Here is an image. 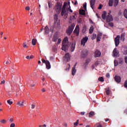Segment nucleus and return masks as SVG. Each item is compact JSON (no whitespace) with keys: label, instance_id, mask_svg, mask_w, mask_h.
I'll return each mask as SVG.
<instances>
[{"label":"nucleus","instance_id":"680f3d73","mask_svg":"<svg viewBox=\"0 0 127 127\" xmlns=\"http://www.w3.org/2000/svg\"><path fill=\"white\" fill-rule=\"evenodd\" d=\"M10 123H12L13 122V119L11 118L9 119Z\"/></svg>","mask_w":127,"mask_h":127},{"label":"nucleus","instance_id":"338daca9","mask_svg":"<svg viewBox=\"0 0 127 127\" xmlns=\"http://www.w3.org/2000/svg\"><path fill=\"white\" fill-rule=\"evenodd\" d=\"M6 65H8V64H9V62L8 61H6L5 63Z\"/></svg>","mask_w":127,"mask_h":127},{"label":"nucleus","instance_id":"bf43d9fd","mask_svg":"<svg viewBox=\"0 0 127 127\" xmlns=\"http://www.w3.org/2000/svg\"><path fill=\"white\" fill-rule=\"evenodd\" d=\"M26 10H30V8L29 6H27L25 8Z\"/></svg>","mask_w":127,"mask_h":127},{"label":"nucleus","instance_id":"e2e57ef3","mask_svg":"<svg viewBox=\"0 0 127 127\" xmlns=\"http://www.w3.org/2000/svg\"><path fill=\"white\" fill-rule=\"evenodd\" d=\"M74 5H77V4H78V2L77 1V0H75L74 3Z\"/></svg>","mask_w":127,"mask_h":127},{"label":"nucleus","instance_id":"c03bdc74","mask_svg":"<svg viewBox=\"0 0 127 127\" xmlns=\"http://www.w3.org/2000/svg\"><path fill=\"white\" fill-rule=\"evenodd\" d=\"M86 30V28L85 27V26H84L83 27V29H82V31L83 32H85Z\"/></svg>","mask_w":127,"mask_h":127},{"label":"nucleus","instance_id":"6e6d98bb","mask_svg":"<svg viewBox=\"0 0 127 127\" xmlns=\"http://www.w3.org/2000/svg\"><path fill=\"white\" fill-rule=\"evenodd\" d=\"M124 55H127V50L124 51Z\"/></svg>","mask_w":127,"mask_h":127},{"label":"nucleus","instance_id":"49530a36","mask_svg":"<svg viewBox=\"0 0 127 127\" xmlns=\"http://www.w3.org/2000/svg\"><path fill=\"white\" fill-rule=\"evenodd\" d=\"M96 126L97 127H102V125L101 124H100L99 123L96 124Z\"/></svg>","mask_w":127,"mask_h":127},{"label":"nucleus","instance_id":"4be33fe9","mask_svg":"<svg viewBox=\"0 0 127 127\" xmlns=\"http://www.w3.org/2000/svg\"><path fill=\"white\" fill-rule=\"evenodd\" d=\"M90 61H91V59H87L84 64V65H88Z\"/></svg>","mask_w":127,"mask_h":127},{"label":"nucleus","instance_id":"473e14b6","mask_svg":"<svg viewBox=\"0 0 127 127\" xmlns=\"http://www.w3.org/2000/svg\"><path fill=\"white\" fill-rule=\"evenodd\" d=\"M79 13L81 15H85V10H80Z\"/></svg>","mask_w":127,"mask_h":127},{"label":"nucleus","instance_id":"412c9836","mask_svg":"<svg viewBox=\"0 0 127 127\" xmlns=\"http://www.w3.org/2000/svg\"><path fill=\"white\" fill-rule=\"evenodd\" d=\"M93 32H94V26H91L89 29V33L90 34H92V33H93Z\"/></svg>","mask_w":127,"mask_h":127},{"label":"nucleus","instance_id":"2eb2a0df","mask_svg":"<svg viewBox=\"0 0 127 127\" xmlns=\"http://www.w3.org/2000/svg\"><path fill=\"white\" fill-rule=\"evenodd\" d=\"M76 46V43L72 42L71 43V45L70 46V51L71 52H73L74 51V50H75V47Z\"/></svg>","mask_w":127,"mask_h":127},{"label":"nucleus","instance_id":"c85d7f7f","mask_svg":"<svg viewBox=\"0 0 127 127\" xmlns=\"http://www.w3.org/2000/svg\"><path fill=\"white\" fill-rule=\"evenodd\" d=\"M97 38V35L96 34H93L91 37L92 40H94V39H96Z\"/></svg>","mask_w":127,"mask_h":127},{"label":"nucleus","instance_id":"8fccbe9b","mask_svg":"<svg viewBox=\"0 0 127 127\" xmlns=\"http://www.w3.org/2000/svg\"><path fill=\"white\" fill-rule=\"evenodd\" d=\"M61 42V39H59L57 44H60Z\"/></svg>","mask_w":127,"mask_h":127},{"label":"nucleus","instance_id":"0eeeda50","mask_svg":"<svg viewBox=\"0 0 127 127\" xmlns=\"http://www.w3.org/2000/svg\"><path fill=\"white\" fill-rule=\"evenodd\" d=\"M88 37H85L83 38L81 41L80 44L81 45H83V46H85V44L87 43V42L88 41Z\"/></svg>","mask_w":127,"mask_h":127},{"label":"nucleus","instance_id":"de8ad7c7","mask_svg":"<svg viewBox=\"0 0 127 127\" xmlns=\"http://www.w3.org/2000/svg\"><path fill=\"white\" fill-rule=\"evenodd\" d=\"M48 5H49V8H51V7H52V4L51 3L49 2Z\"/></svg>","mask_w":127,"mask_h":127},{"label":"nucleus","instance_id":"c756f323","mask_svg":"<svg viewBox=\"0 0 127 127\" xmlns=\"http://www.w3.org/2000/svg\"><path fill=\"white\" fill-rule=\"evenodd\" d=\"M119 63V64H121L122 65V64H124V59H123L122 58H120Z\"/></svg>","mask_w":127,"mask_h":127},{"label":"nucleus","instance_id":"72a5a7b5","mask_svg":"<svg viewBox=\"0 0 127 127\" xmlns=\"http://www.w3.org/2000/svg\"><path fill=\"white\" fill-rule=\"evenodd\" d=\"M72 32H73L72 31H71L70 30H69L68 29L66 31V33H67V34H68V35H71V33H72Z\"/></svg>","mask_w":127,"mask_h":127},{"label":"nucleus","instance_id":"2f4dec72","mask_svg":"<svg viewBox=\"0 0 127 127\" xmlns=\"http://www.w3.org/2000/svg\"><path fill=\"white\" fill-rule=\"evenodd\" d=\"M23 46L24 48H28V46L27 45V44L26 43V42L23 43Z\"/></svg>","mask_w":127,"mask_h":127},{"label":"nucleus","instance_id":"052dcab7","mask_svg":"<svg viewBox=\"0 0 127 127\" xmlns=\"http://www.w3.org/2000/svg\"><path fill=\"white\" fill-rule=\"evenodd\" d=\"M102 35V33H99L98 34V35H97V36H100L101 37Z\"/></svg>","mask_w":127,"mask_h":127},{"label":"nucleus","instance_id":"e433bc0d","mask_svg":"<svg viewBox=\"0 0 127 127\" xmlns=\"http://www.w3.org/2000/svg\"><path fill=\"white\" fill-rule=\"evenodd\" d=\"M106 94H107V96H109V95H110V89L109 88H107L106 90Z\"/></svg>","mask_w":127,"mask_h":127},{"label":"nucleus","instance_id":"f257e3e1","mask_svg":"<svg viewBox=\"0 0 127 127\" xmlns=\"http://www.w3.org/2000/svg\"><path fill=\"white\" fill-rule=\"evenodd\" d=\"M69 11L70 13L73 12V10L71 9V6H70V4L68 5L67 2H64L63 7L62 10L61 11V15L64 17V19L68 18V14H69Z\"/></svg>","mask_w":127,"mask_h":127},{"label":"nucleus","instance_id":"f8f14e48","mask_svg":"<svg viewBox=\"0 0 127 127\" xmlns=\"http://www.w3.org/2000/svg\"><path fill=\"white\" fill-rule=\"evenodd\" d=\"M115 79L116 82L118 83H121L122 81V78L121 77V76H120V75H116L115 77Z\"/></svg>","mask_w":127,"mask_h":127},{"label":"nucleus","instance_id":"ea45409f","mask_svg":"<svg viewBox=\"0 0 127 127\" xmlns=\"http://www.w3.org/2000/svg\"><path fill=\"white\" fill-rule=\"evenodd\" d=\"M7 102L8 103V104H9V105H12V101H11L10 100H8L7 101Z\"/></svg>","mask_w":127,"mask_h":127},{"label":"nucleus","instance_id":"a878e982","mask_svg":"<svg viewBox=\"0 0 127 127\" xmlns=\"http://www.w3.org/2000/svg\"><path fill=\"white\" fill-rule=\"evenodd\" d=\"M94 115H95V113L94 112H91L89 113V117L92 118V117H93Z\"/></svg>","mask_w":127,"mask_h":127},{"label":"nucleus","instance_id":"864d4df0","mask_svg":"<svg viewBox=\"0 0 127 127\" xmlns=\"http://www.w3.org/2000/svg\"><path fill=\"white\" fill-rule=\"evenodd\" d=\"M34 108H35V105L32 104L31 105V109H34Z\"/></svg>","mask_w":127,"mask_h":127},{"label":"nucleus","instance_id":"774afa93","mask_svg":"<svg viewBox=\"0 0 127 127\" xmlns=\"http://www.w3.org/2000/svg\"><path fill=\"white\" fill-rule=\"evenodd\" d=\"M97 41H101V39L97 38Z\"/></svg>","mask_w":127,"mask_h":127},{"label":"nucleus","instance_id":"7ed1b4c3","mask_svg":"<svg viewBox=\"0 0 127 127\" xmlns=\"http://www.w3.org/2000/svg\"><path fill=\"white\" fill-rule=\"evenodd\" d=\"M55 11L59 14L62 10V3L60 2H57L55 7Z\"/></svg>","mask_w":127,"mask_h":127},{"label":"nucleus","instance_id":"b1692460","mask_svg":"<svg viewBox=\"0 0 127 127\" xmlns=\"http://www.w3.org/2000/svg\"><path fill=\"white\" fill-rule=\"evenodd\" d=\"M113 3H114V0H109V6H113Z\"/></svg>","mask_w":127,"mask_h":127},{"label":"nucleus","instance_id":"f3484780","mask_svg":"<svg viewBox=\"0 0 127 127\" xmlns=\"http://www.w3.org/2000/svg\"><path fill=\"white\" fill-rule=\"evenodd\" d=\"M46 67L47 69H48L51 68V65H50V62H49L48 61H46Z\"/></svg>","mask_w":127,"mask_h":127},{"label":"nucleus","instance_id":"4c0bfd02","mask_svg":"<svg viewBox=\"0 0 127 127\" xmlns=\"http://www.w3.org/2000/svg\"><path fill=\"white\" fill-rule=\"evenodd\" d=\"M98 80L100 81V82H104V77H100L98 78Z\"/></svg>","mask_w":127,"mask_h":127},{"label":"nucleus","instance_id":"a211bd4d","mask_svg":"<svg viewBox=\"0 0 127 127\" xmlns=\"http://www.w3.org/2000/svg\"><path fill=\"white\" fill-rule=\"evenodd\" d=\"M75 16H76V12H74L72 14V15L70 16V20H73L74 19H76V18L75 17Z\"/></svg>","mask_w":127,"mask_h":127},{"label":"nucleus","instance_id":"9d476101","mask_svg":"<svg viewBox=\"0 0 127 127\" xmlns=\"http://www.w3.org/2000/svg\"><path fill=\"white\" fill-rule=\"evenodd\" d=\"M70 58H71V57L68 53H66L64 57V59L65 60V61H69V60H70Z\"/></svg>","mask_w":127,"mask_h":127},{"label":"nucleus","instance_id":"79ce46f5","mask_svg":"<svg viewBox=\"0 0 127 127\" xmlns=\"http://www.w3.org/2000/svg\"><path fill=\"white\" fill-rule=\"evenodd\" d=\"M83 7H84V9H87V3L85 2L83 4Z\"/></svg>","mask_w":127,"mask_h":127},{"label":"nucleus","instance_id":"a19ab883","mask_svg":"<svg viewBox=\"0 0 127 127\" xmlns=\"http://www.w3.org/2000/svg\"><path fill=\"white\" fill-rule=\"evenodd\" d=\"M0 123H1V124H6V121H5L4 120H2L0 121Z\"/></svg>","mask_w":127,"mask_h":127},{"label":"nucleus","instance_id":"5701e85b","mask_svg":"<svg viewBox=\"0 0 127 127\" xmlns=\"http://www.w3.org/2000/svg\"><path fill=\"white\" fill-rule=\"evenodd\" d=\"M76 73V68L75 67H73L72 69V75L74 76Z\"/></svg>","mask_w":127,"mask_h":127},{"label":"nucleus","instance_id":"a18cd8bd","mask_svg":"<svg viewBox=\"0 0 127 127\" xmlns=\"http://www.w3.org/2000/svg\"><path fill=\"white\" fill-rule=\"evenodd\" d=\"M78 124H79V120H77L76 122L74 123V125L76 127L78 126Z\"/></svg>","mask_w":127,"mask_h":127},{"label":"nucleus","instance_id":"0e129e2a","mask_svg":"<svg viewBox=\"0 0 127 127\" xmlns=\"http://www.w3.org/2000/svg\"><path fill=\"white\" fill-rule=\"evenodd\" d=\"M80 115H81V116H84V115H85V112H81Z\"/></svg>","mask_w":127,"mask_h":127},{"label":"nucleus","instance_id":"ddd939ff","mask_svg":"<svg viewBox=\"0 0 127 127\" xmlns=\"http://www.w3.org/2000/svg\"><path fill=\"white\" fill-rule=\"evenodd\" d=\"M95 2H96V0H90V6L91 8H92V9H94V8H95Z\"/></svg>","mask_w":127,"mask_h":127},{"label":"nucleus","instance_id":"f03ea898","mask_svg":"<svg viewBox=\"0 0 127 127\" xmlns=\"http://www.w3.org/2000/svg\"><path fill=\"white\" fill-rule=\"evenodd\" d=\"M68 49V37H66L64 38L63 41V46L62 47V50L67 52Z\"/></svg>","mask_w":127,"mask_h":127},{"label":"nucleus","instance_id":"4d7b16f0","mask_svg":"<svg viewBox=\"0 0 127 127\" xmlns=\"http://www.w3.org/2000/svg\"><path fill=\"white\" fill-rule=\"evenodd\" d=\"M42 61L43 63H45V64H46V61H45L44 59H42Z\"/></svg>","mask_w":127,"mask_h":127},{"label":"nucleus","instance_id":"603ef678","mask_svg":"<svg viewBox=\"0 0 127 127\" xmlns=\"http://www.w3.org/2000/svg\"><path fill=\"white\" fill-rule=\"evenodd\" d=\"M4 83H5V80L1 81L0 85H3V84H4Z\"/></svg>","mask_w":127,"mask_h":127},{"label":"nucleus","instance_id":"69168bd1","mask_svg":"<svg viewBox=\"0 0 127 127\" xmlns=\"http://www.w3.org/2000/svg\"><path fill=\"white\" fill-rule=\"evenodd\" d=\"M95 65L96 66H98V65H99V63L98 62H96L95 63Z\"/></svg>","mask_w":127,"mask_h":127},{"label":"nucleus","instance_id":"6ab92c4d","mask_svg":"<svg viewBox=\"0 0 127 127\" xmlns=\"http://www.w3.org/2000/svg\"><path fill=\"white\" fill-rule=\"evenodd\" d=\"M45 30V34H48L49 33V28H48V26H46L44 29Z\"/></svg>","mask_w":127,"mask_h":127},{"label":"nucleus","instance_id":"39448f33","mask_svg":"<svg viewBox=\"0 0 127 127\" xmlns=\"http://www.w3.org/2000/svg\"><path fill=\"white\" fill-rule=\"evenodd\" d=\"M94 54L95 58H97L98 57H100L102 53L100 52L99 50H96L94 52Z\"/></svg>","mask_w":127,"mask_h":127},{"label":"nucleus","instance_id":"6e6552de","mask_svg":"<svg viewBox=\"0 0 127 127\" xmlns=\"http://www.w3.org/2000/svg\"><path fill=\"white\" fill-rule=\"evenodd\" d=\"M120 35H118L117 37L115 38V46L118 47L119 45L120 44Z\"/></svg>","mask_w":127,"mask_h":127},{"label":"nucleus","instance_id":"aec40b11","mask_svg":"<svg viewBox=\"0 0 127 127\" xmlns=\"http://www.w3.org/2000/svg\"><path fill=\"white\" fill-rule=\"evenodd\" d=\"M57 39H58V36L57 35H54L53 41H54V42H56L57 41Z\"/></svg>","mask_w":127,"mask_h":127},{"label":"nucleus","instance_id":"58836bf2","mask_svg":"<svg viewBox=\"0 0 127 127\" xmlns=\"http://www.w3.org/2000/svg\"><path fill=\"white\" fill-rule=\"evenodd\" d=\"M119 64V63L118 62V61L115 60L114 61V66L116 67V66H118Z\"/></svg>","mask_w":127,"mask_h":127},{"label":"nucleus","instance_id":"20e7f679","mask_svg":"<svg viewBox=\"0 0 127 127\" xmlns=\"http://www.w3.org/2000/svg\"><path fill=\"white\" fill-rule=\"evenodd\" d=\"M55 25L57 28H60V20L58 19V14H55Z\"/></svg>","mask_w":127,"mask_h":127},{"label":"nucleus","instance_id":"dca6fc26","mask_svg":"<svg viewBox=\"0 0 127 127\" xmlns=\"http://www.w3.org/2000/svg\"><path fill=\"white\" fill-rule=\"evenodd\" d=\"M102 17L104 20L107 18V11H104L102 14Z\"/></svg>","mask_w":127,"mask_h":127},{"label":"nucleus","instance_id":"1a4fd4ad","mask_svg":"<svg viewBox=\"0 0 127 127\" xmlns=\"http://www.w3.org/2000/svg\"><path fill=\"white\" fill-rule=\"evenodd\" d=\"M88 51L87 50H83L81 52V55L83 58H85L86 56H88Z\"/></svg>","mask_w":127,"mask_h":127},{"label":"nucleus","instance_id":"4468645a","mask_svg":"<svg viewBox=\"0 0 127 127\" xmlns=\"http://www.w3.org/2000/svg\"><path fill=\"white\" fill-rule=\"evenodd\" d=\"M119 51L117 50V48H115L113 50V54L114 55V57H118L119 55Z\"/></svg>","mask_w":127,"mask_h":127},{"label":"nucleus","instance_id":"13d9d810","mask_svg":"<svg viewBox=\"0 0 127 127\" xmlns=\"http://www.w3.org/2000/svg\"><path fill=\"white\" fill-rule=\"evenodd\" d=\"M106 77L107 78H110V73H108L106 74Z\"/></svg>","mask_w":127,"mask_h":127},{"label":"nucleus","instance_id":"423d86ee","mask_svg":"<svg viewBox=\"0 0 127 127\" xmlns=\"http://www.w3.org/2000/svg\"><path fill=\"white\" fill-rule=\"evenodd\" d=\"M106 22H111L113 21V16L111 15V12L108 13V15L106 17Z\"/></svg>","mask_w":127,"mask_h":127},{"label":"nucleus","instance_id":"bb28decb","mask_svg":"<svg viewBox=\"0 0 127 127\" xmlns=\"http://www.w3.org/2000/svg\"><path fill=\"white\" fill-rule=\"evenodd\" d=\"M24 103V102H22V103H20V102H18L17 103V105H18V106H20V107H23L24 105L23 104Z\"/></svg>","mask_w":127,"mask_h":127},{"label":"nucleus","instance_id":"7c9ffc66","mask_svg":"<svg viewBox=\"0 0 127 127\" xmlns=\"http://www.w3.org/2000/svg\"><path fill=\"white\" fill-rule=\"evenodd\" d=\"M26 59H28V60H30V59H33V56L31 55V56H27L26 57Z\"/></svg>","mask_w":127,"mask_h":127},{"label":"nucleus","instance_id":"5fc2aeb1","mask_svg":"<svg viewBox=\"0 0 127 127\" xmlns=\"http://www.w3.org/2000/svg\"><path fill=\"white\" fill-rule=\"evenodd\" d=\"M125 63L127 64V56L125 57Z\"/></svg>","mask_w":127,"mask_h":127},{"label":"nucleus","instance_id":"3c124183","mask_svg":"<svg viewBox=\"0 0 127 127\" xmlns=\"http://www.w3.org/2000/svg\"><path fill=\"white\" fill-rule=\"evenodd\" d=\"M102 7H103V5H102V4H100L98 7V9H102Z\"/></svg>","mask_w":127,"mask_h":127},{"label":"nucleus","instance_id":"cd10ccee","mask_svg":"<svg viewBox=\"0 0 127 127\" xmlns=\"http://www.w3.org/2000/svg\"><path fill=\"white\" fill-rule=\"evenodd\" d=\"M68 29L73 32V30L74 29V26H73V25H71L69 26Z\"/></svg>","mask_w":127,"mask_h":127},{"label":"nucleus","instance_id":"c9c22d12","mask_svg":"<svg viewBox=\"0 0 127 127\" xmlns=\"http://www.w3.org/2000/svg\"><path fill=\"white\" fill-rule=\"evenodd\" d=\"M121 40L125 41V34H121Z\"/></svg>","mask_w":127,"mask_h":127},{"label":"nucleus","instance_id":"9b49d317","mask_svg":"<svg viewBox=\"0 0 127 127\" xmlns=\"http://www.w3.org/2000/svg\"><path fill=\"white\" fill-rule=\"evenodd\" d=\"M74 33H76V35H79V34L80 33V27H79V25H76Z\"/></svg>","mask_w":127,"mask_h":127},{"label":"nucleus","instance_id":"37998d69","mask_svg":"<svg viewBox=\"0 0 127 127\" xmlns=\"http://www.w3.org/2000/svg\"><path fill=\"white\" fill-rule=\"evenodd\" d=\"M108 25L109 26H110L111 27H113V26H114V23H113V22H109L108 23Z\"/></svg>","mask_w":127,"mask_h":127},{"label":"nucleus","instance_id":"f704fd0d","mask_svg":"<svg viewBox=\"0 0 127 127\" xmlns=\"http://www.w3.org/2000/svg\"><path fill=\"white\" fill-rule=\"evenodd\" d=\"M119 4V0H115L114 1V6H117Z\"/></svg>","mask_w":127,"mask_h":127},{"label":"nucleus","instance_id":"393cba45","mask_svg":"<svg viewBox=\"0 0 127 127\" xmlns=\"http://www.w3.org/2000/svg\"><path fill=\"white\" fill-rule=\"evenodd\" d=\"M32 45H36V39H33L32 40Z\"/></svg>","mask_w":127,"mask_h":127},{"label":"nucleus","instance_id":"09e8293b","mask_svg":"<svg viewBox=\"0 0 127 127\" xmlns=\"http://www.w3.org/2000/svg\"><path fill=\"white\" fill-rule=\"evenodd\" d=\"M10 127H15V124L14 123H12L10 125Z\"/></svg>","mask_w":127,"mask_h":127}]
</instances>
